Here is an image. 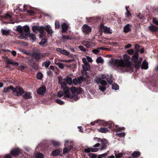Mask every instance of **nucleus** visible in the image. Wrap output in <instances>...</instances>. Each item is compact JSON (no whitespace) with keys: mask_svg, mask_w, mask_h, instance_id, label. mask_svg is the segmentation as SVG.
<instances>
[{"mask_svg":"<svg viewBox=\"0 0 158 158\" xmlns=\"http://www.w3.org/2000/svg\"><path fill=\"white\" fill-rule=\"evenodd\" d=\"M82 92V88H80L77 89L72 87L70 89L69 87H66L64 89V97L65 99L71 101L73 100L76 101L78 100V97L75 94V93H81Z\"/></svg>","mask_w":158,"mask_h":158,"instance_id":"obj_1","label":"nucleus"},{"mask_svg":"<svg viewBox=\"0 0 158 158\" xmlns=\"http://www.w3.org/2000/svg\"><path fill=\"white\" fill-rule=\"evenodd\" d=\"M98 141L99 142L94 145V148H85L84 151L87 153H89L90 152H95L98 151L99 148H97L101 147L100 148V150H102L106 149L107 144L108 142L106 140L104 139H101L100 138H98Z\"/></svg>","mask_w":158,"mask_h":158,"instance_id":"obj_2","label":"nucleus"},{"mask_svg":"<svg viewBox=\"0 0 158 158\" xmlns=\"http://www.w3.org/2000/svg\"><path fill=\"white\" fill-rule=\"evenodd\" d=\"M123 58L124 61L122 60H119V67H121V69H125L124 71H132L131 65L129 61V56L127 54H125L123 56Z\"/></svg>","mask_w":158,"mask_h":158,"instance_id":"obj_3","label":"nucleus"},{"mask_svg":"<svg viewBox=\"0 0 158 158\" xmlns=\"http://www.w3.org/2000/svg\"><path fill=\"white\" fill-rule=\"evenodd\" d=\"M108 64L109 66L114 69H117L118 68V60L111 58L108 61Z\"/></svg>","mask_w":158,"mask_h":158,"instance_id":"obj_4","label":"nucleus"},{"mask_svg":"<svg viewBox=\"0 0 158 158\" xmlns=\"http://www.w3.org/2000/svg\"><path fill=\"white\" fill-rule=\"evenodd\" d=\"M13 92L14 94L17 96H21L24 93L23 89L17 86L13 89Z\"/></svg>","mask_w":158,"mask_h":158,"instance_id":"obj_5","label":"nucleus"},{"mask_svg":"<svg viewBox=\"0 0 158 158\" xmlns=\"http://www.w3.org/2000/svg\"><path fill=\"white\" fill-rule=\"evenodd\" d=\"M99 30L102 32L105 33H111L112 32V30L109 27H108L106 26H104L102 24H101L100 26Z\"/></svg>","mask_w":158,"mask_h":158,"instance_id":"obj_6","label":"nucleus"},{"mask_svg":"<svg viewBox=\"0 0 158 158\" xmlns=\"http://www.w3.org/2000/svg\"><path fill=\"white\" fill-rule=\"evenodd\" d=\"M46 54V53H40L35 52L32 53V55L36 60H39L45 57Z\"/></svg>","mask_w":158,"mask_h":158,"instance_id":"obj_7","label":"nucleus"},{"mask_svg":"<svg viewBox=\"0 0 158 158\" xmlns=\"http://www.w3.org/2000/svg\"><path fill=\"white\" fill-rule=\"evenodd\" d=\"M110 122L111 123L110 124H108V125L109 126V128L111 129L113 128L112 130L114 132L113 134L114 135H116L118 136V128L116 129L114 128V127H116L117 125H115L112 122L110 121Z\"/></svg>","mask_w":158,"mask_h":158,"instance_id":"obj_8","label":"nucleus"},{"mask_svg":"<svg viewBox=\"0 0 158 158\" xmlns=\"http://www.w3.org/2000/svg\"><path fill=\"white\" fill-rule=\"evenodd\" d=\"M10 153L12 156H17L22 153L21 150L19 148H14L10 151Z\"/></svg>","mask_w":158,"mask_h":158,"instance_id":"obj_9","label":"nucleus"},{"mask_svg":"<svg viewBox=\"0 0 158 158\" xmlns=\"http://www.w3.org/2000/svg\"><path fill=\"white\" fill-rule=\"evenodd\" d=\"M83 32L85 34H89L91 32V27L86 24H84L82 27Z\"/></svg>","mask_w":158,"mask_h":158,"instance_id":"obj_10","label":"nucleus"},{"mask_svg":"<svg viewBox=\"0 0 158 158\" xmlns=\"http://www.w3.org/2000/svg\"><path fill=\"white\" fill-rule=\"evenodd\" d=\"M96 122L97 123H98L99 125L103 126H107L108 124H110L111 123L110 121L106 122L104 120H101L100 119L97 120V121H96Z\"/></svg>","mask_w":158,"mask_h":158,"instance_id":"obj_11","label":"nucleus"},{"mask_svg":"<svg viewBox=\"0 0 158 158\" xmlns=\"http://www.w3.org/2000/svg\"><path fill=\"white\" fill-rule=\"evenodd\" d=\"M46 89L44 86L40 87L37 90L38 94L39 95H44L46 92Z\"/></svg>","mask_w":158,"mask_h":158,"instance_id":"obj_12","label":"nucleus"},{"mask_svg":"<svg viewBox=\"0 0 158 158\" xmlns=\"http://www.w3.org/2000/svg\"><path fill=\"white\" fill-rule=\"evenodd\" d=\"M56 51L59 52L61 54L64 55L69 56L70 54L69 52L66 50L60 48H56Z\"/></svg>","mask_w":158,"mask_h":158,"instance_id":"obj_13","label":"nucleus"},{"mask_svg":"<svg viewBox=\"0 0 158 158\" xmlns=\"http://www.w3.org/2000/svg\"><path fill=\"white\" fill-rule=\"evenodd\" d=\"M83 81V78L82 77H80L77 79L75 78L73 80V82L75 85L78 84H81Z\"/></svg>","mask_w":158,"mask_h":158,"instance_id":"obj_14","label":"nucleus"},{"mask_svg":"<svg viewBox=\"0 0 158 158\" xmlns=\"http://www.w3.org/2000/svg\"><path fill=\"white\" fill-rule=\"evenodd\" d=\"M62 31L63 32H65L68 30L69 26L66 23H64L61 25Z\"/></svg>","mask_w":158,"mask_h":158,"instance_id":"obj_15","label":"nucleus"},{"mask_svg":"<svg viewBox=\"0 0 158 158\" xmlns=\"http://www.w3.org/2000/svg\"><path fill=\"white\" fill-rule=\"evenodd\" d=\"M25 99H28L31 98V94L29 92H24V91L23 94L22 95Z\"/></svg>","mask_w":158,"mask_h":158,"instance_id":"obj_16","label":"nucleus"},{"mask_svg":"<svg viewBox=\"0 0 158 158\" xmlns=\"http://www.w3.org/2000/svg\"><path fill=\"white\" fill-rule=\"evenodd\" d=\"M44 30L49 35H52L53 33L52 28L49 25H47L45 26L44 27Z\"/></svg>","mask_w":158,"mask_h":158,"instance_id":"obj_17","label":"nucleus"},{"mask_svg":"<svg viewBox=\"0 0 158 158\" xmlns=\"http://www.w3.org/2000/svg\"><path fill=\"white\" fill-rule=\"evenodd\" d=\"M7 64H12L15 66H17L19 65V64L16 62H15L12 60L8 59L6 60Z\"/></svg>","mask_w":158,"mask_h":158,"instance_id":"obj_18","label":"nucleus"},{"mask_svg":"<svg viewBox=\"0 0 158 158\" xmlns=\"http://www.w3.org/2000/svg\"><path fill=\"white\" fill-rule=\"evenodd\" d=\"M98 130L99 132L102 133H106L109 131L108 128L105 127H101L98 129Z\"/></svg>","mask_w":158,"mask_h":158,"instance_id":"obj_19","label":"nucleus"},{"mask_svg":"<svg viewBox=\"0 0 158 158\" xmlns=\"http://www.w3.org/2000/svg\"><path fill=\"white\" fill-rule=\"evenodd\" d=\"M131 25L129 24H128L127 25H126L124 27V32L127 33L131 31Z\"/></svg>","mask_w":158,"mask_h":158,"instance_id":"obj_20","label":"nucleus"},{"mask_svg":"<svg viewBox=\"0 0 158 158\" xmlns=\"http://www.w3.org/2000/svg\"><path fill=\"white\" fill-rule=\"evenodd\" d=\"M149 29L152 31L158 32V28L153 25H151L148 27Z\"/></svg>","mask_w":158,"mask_h":158,"instance_id":"obj_21","label":"nucleus"},{"mask_svg":"<svg viewBox=\"0 0 158 158\" xmlns=\"http://www.w3.org/2000/svg\"><path fill=\"white\" fill-rule=\"evenodd\" d=\"M47 40L46 39H43L39 43V44L41 45L42 47H44L45 46H47Z\"/></svg>","mask_w":158,"mask_h":158,"instance_id":"obj_22","label":"nucleus"},{"mask_svg":"<svg viewBox=\"0 0 158 158\" xmlns=\"http://www.w3.org/2000/svg\"><path fill=\"white\" fill-rule=\"evenodd\" d=\"M138 58V53L137 52H135L134 53L132 58V60L134 62H135Z\"/></svg>","mask_w":158,"mask_h":158,"instance_id":"obj_23","label":"nucleus"},{"mask_svg":"<svg viewBox=\"0 0 158 158\" xmlns=\"http://www.w3.org/2000/svg\"><path fill=\"white\" fill-rule=\"evenodd\" d=\"M141 68L142 69H148V62L146 61H144L143 62L141 66Z\"/></svg>","mask_w":158,"mask_h":158,"instance_id":"obj_24","label":"nucleus"},{"mask_svg":"<svg viewBox=\"0 0 158 158\" xmlns=\"http://www.w3.org/2000/svg\"><path fill=\"white\" fill-rule=\"evenodd\" d=\"M54 63L60 69H62L64 68V65L62 63L59 62H57L56 61H55Z\"/></svg>","mask_w":158,"mask_h":158,"instance_id":"obj_25","label":"nucleus"},{"mask_svg":"<svg viewBox=\"0 0 158 158\" xmlns=\"http://www.w3.org/2000/svg\"><path fill=\"white\" fill-rule=\"evenodd\" d=\"M64 80L69 85H71L72 84V79L70 77H67L66 78H64Z\"/></svg>","mask_w":158,"mask_h":158,"instance_id":"obj_26","label":"nucleus"},{"mask_svg":"<svg viewBox=\"0 0 158 158\" xmlns=\"http://www.w3.org/2000/svg\"><path fill=\"white\" fill-rule=\"evenodd\" d=\"M113 78L111 76H108L106 78V80L108 83L110 85L112 84Z\"/></svg>","mask_w":158,"mask_h":158,"instance_id":"obj_27","label":"nucleus"},{"mask_svg":"<svg viewBox=\"0 0 158 158\" xmlns=\"http://www.w3.org/2000/svg\"><path fill=\"white\" fill-rule=\"evenodd\" d=\"M13 87L12 86H10V87H8L7 88H4L3 90V92L5 93L9 92H10V89H11L13 90Z\"/></svg>","mask_w":158,"mask_h":158,"instance_id":"obj_28","label":"nucleus"},{"mask_svg":"<svg viewBox=\"0 0 158 158\" xmlns=\"http://www.w3.org/2000/svg\"><path fill=\"white\" fill-rule=\"evenodd\" d=\"M103 48V47L98 48L96 49H93L92 52L95 54H97L100 52L101 50Z\"/></svg>","mask_w":158,"mask_h":158,"instance_id":"obj_29","label":"nucleus"},{"mask_svg":"<svg viewBox=\"0 0 158 158\" xmlns=\"http://www.w3.org/2000/svg\"><path fill=\"white\" fill-rule=\"evenodd\" d=\"M35 157L36 158H44V156L43 154L40 152H37L35 154Z\"/></svg>","mask_w":158,"mask_h":158,"instance_id":"obj_30","label":"nucleus"},{"mask_svg":"<svg viewBox=\"0 0 158 158\" xmlns=\"http://www.w3.org/2000/svg\"><path fill=\"white\" fill-rule=\"evenodd\" d=\"M82 68L84 71L85 72L87 71L90 68L89 64H82Z\"/></svg>","mask_w":158,"mask_h":158,"instance_id":"obj_31","label":"nucleus"},{"mask_svg":"<svg viewBox=\"0 0 158 158\" xmlns=\"http://www.w3.org/2000/svg\"><path fill=\"white\" fill-rule=\"evenodd\" d=\"M60 153V151L58 150H54L52 153V155L53 156H57L59 155Z\"/></svg>","mask_w":158,"mask_h":158,"instance_id":"obj_32","label":"nucleus"},{"mask_svg":"<svg viewBox=\"0 0 158 158\" xmlns=\"http://www.w3.org/2000/svg\"><path fill=\"white\" fill-rule=\"evenodd\" d=\"M1 32L3 35H7L10 33V31L6 29H2Z\"/></svg>","mask_w":158,"mask_h":158,"instance_id":"obj_33","label":"nucleus"},{"mask_svg":"<svg viewBox=\"0 0 158 158\" xmlns=\"http://www.w3.org/2000/svg\"><path fill=\"white\" fill-rule=\"evenodd\" d=\"M57 95L59 98H61L62 96H64L62 98L65 99L64 98L65 97V94L64 91L63 92V91H60L58 92Z\"/></svg>","mask_w":158,"mask_h":158,"instance_id":"obj_34","label":"nucleus"},{"mask_svg":"<svg viewBox=\"0 0 158 158\" xmlns=\"http://www.w3.org/2000/svg\"><path fill=\"white\" fill-rule=\"evenodd\" d=\"M96 62L98 64H102L104 63V60L101 57H98L96 60Z\"/></svg>","mask_w":158,"mask_h":158,"instance_id":"obj_35","label":"nucleus"},{"mask_svg":"<svg viewBox=\"0 0 158 158\" xmlns=\"http://www.w3.org/2000/svg\"><path fill=\"white\" fill-rule=\"evenodd\" d=\"M23 29V31H24L26 34H28L29 31V27L27 26H24Z\"/></svg>","mask_w":158,"mask_h":158,"instance_id":"obj_36","label":"nucleus"},{"mask_svg":"<svg viewBox=\"0 0 158 158\" xmlns=\"http://www.w3.org/2000/svg\"><path fill=\"white\" fill-rule=\"evenodd\" d=\"M132 157H138L140 155V153L138 151H134L131 154Z\"/></svg>","mask_w":158,"mask_h":158,"instance_id":"obj_37","label":"nucleus"},{"mask_svg":"<svg viewBox=\"0 0 158 158\" xmlns=\"http://www.w3.org/2000/svg\"><path fill=\"white\" fill-rule=\"evenodd\" d=\"M61 86V87L63 89V91L64 92V89L66 87H68L66 86L67 85L65 81H62L60 83Z\"/></svg>","mask_w":158,"mask_h":158,"instance_id":"obj_38","label":"nucleus"},{"mask_svg":"<svg viewBox=\"0 0 158 158\" xmlns=\"http://www.w3.org/2000/svg\"><path fill=\"white\" fill-rule=\"evenodd\" d=\"M62 39L64 40H72L73 39L72 37L71 36L68 35H63L62 36Z\"/></svg>","mask_w":158,"mask_h":158,"instance_id":"obj_39","label":"nucleus"},{"mask_svg":"<svg viewBox=\"0 0 158 158\" xmlns=\"http://www.w3.org/2000/svg\"><path fill=\"white\" fill-rule=\"evenodd\" d=\"M126 11L125 13V16L127 17H129L131 16V14L130 12L129 11L128 9V7L127 6L126 7Z\"/></svg>","mask_w":158,"mask_h":158,"instance_id":"obj_40","label":"nucleus"},{"mask_svg":"<svg viewBox=\"0 0 158 158\" xmlns=\"http://www.w3.org/2000/svg\"><path fill=\"white\" fill-rule=\"evenodd\" d=\"M50 62L49 61H46L42 63L43 66H44L46 68H48L50 64Z\"/></svg>","mask_w":158,"mask_h":158,"instance_id":"obj_41","label":"nucleus"},{"mask_svg":"<svg viewBox=\"0 0 158 158\" xmlns=\"http://www.w3.org/2000/svg\"><path fill=\"white\" fill-rule=\"evenodd\" d=\"M39 28V26H34L32 27V31L34 32L37 33V31H38Z\"/></svg>","mask_w":158,"mask_h":158,"instance_id":"obj_42","label":"nucleus"},{"mask_svg":"<svg viewBox=\"0 0 158 158\" xmlns=\"http://www.w3.org/2000/svg\"><path fill=\"white\" fill-rule=\"evenodd\" d=\"M23 10H21L19 9V7H18L17 8H16L15 9H14V10L15 11V10H19L21 12H24L27 10V9L26 8V5H24L23 6ZM14 12H15V11H14Z\"/></svg>","mask_w":158,"mask_h":158,"instance_id":"obj_43","label":"nucleus"},{"mask_svg":"<svg viewBox=\"0 0 158 158\" xmlns=\"http://www.w3.org/2000/svg\"><path fill=\"white\" fill-rule=\"evenodd\" d=\"M23 27L20 25L18 26L16 28V30L20 33L23 32Z\"/></svg>","mask_w":158,"mask_h":158,"instance_id":"obj_44","label":"nucleus"},{"mask_svg":"<svg viewBox=\"0 0 158 158\" xmlns=\"http://www.w3.org/2000/svg\"><path fill=\"white\" fill-rule=\"evenodd\" d=\"M51 142L52 144L54 146H59L60 145V142L54 140H51Z\"/></svg>","mask_w":158,"mask_h":158,"instance_id":"obj_45","label":"nucleus"},{"mask_svg":"<svg viewBox=\"0 0 158 158\" xmlns=\"http://www.w3.org/2000/svg\"><path fill=\"white\" fill-rule=\"evenodd\" d=\"M89 156L90 158H101L99 155L97 156L94 153L90 154Z\"/></svg>","mask_w":158,"mask_h":158,"instance_id":"obj_46","label":"nucleus"},{"mask_svg":"<svg viewBox=\"0 0 158 158\" xmlns=\"http://www.w3.org/2000/svg\"><path fill=\"white\" fill-rule=\"evenodd\" d=\"M28 35V36L33 40H35L36 39L35 35L33 33H29Z\"/></svg>","mask_w":158,"mask_h":158,"instance_id":"obj_47","label":"nucleus"},{"mask_svg":"<svg viewBox=\"0 0 158 158\" xmlns=\"http://www.w3.org/2000/svg\"><path fill=\"white\" fill-rule=\"evenodd\" d=\"M55 102L57 103L60 105H63L64 104V102L62 101L59 99H56L55 100Z\"/></svg>","mask_w":158,"mask_h":158,"instance_id":"obj_48","label":"nucleus"},{"mask_svg":"<svg viewBox=\"0 0 158 158\" xmlns=\"http://www.w3.org/2000/svg\"><path fill=\"white\" fill-rule=\"evenodd\" d=\"M135 63V67L136 69H139L140 66V62L136 61Z\"/></svg>","mask_w":158,"mask_h":158,"instance_id":"obj_49","label":"nucleus"},{"mask_svg":"<svg viewBox=\"0 0 158 158\" xmlns=\"http://www.w3.org/2000/svg\"><path fill=\"white\" fill-rule=\"evenodd\" d=\"M43 77L42 74L40 72H39L37 74V78L39 80H41Z\"/></svg>","mask_w":158,"mask_h":158,"instance_id":"obj_50","label":"nucleus"},{"mask_svg":"<svg viewBox=\"0 0 158 158\" xmlns=\"http://www.w3.org/2000/svg\"><path fill=\"white\" fill-rule=\"evenodd\" d=\"M112 89H114L117 90L118 89V86L117 84H112Z\"/></svg>","mask_w":158,"mask_h":158,"instance_id":"obj_51","label":"nucleus"},{"mask_svg":"<svg viewBox=\"0 0 158 158\" xmlns=\"http://www.w3.org/2000/svg\"><path fill=\"white\" fill-rule=\"evenodd\" d=\"M82 44L87 48H89L90 46L88 42L85 41H83L82 42Z\"/></svg>","mask_w":158,"mask_h":158,"instance_id":"obj_52","label":"nucleus"},{"mask_svg":"<svg viewBox=\"0 0 158 158\" xmlns=\"http://www.w3.org/2000/svg\"><path fill=\"white\" fill-rule=\"evenodd\" d=\"M44 27L42 26L40 27H39V28L38 31H39L41 33H43L44 32Z\"/></svg>","mask_w":158,"mask_h":158,"instance_id":"obj_53","label":"nucleus"},{"mask_svg":"<svg viewBox=\"0 0 158 158\" xmlns=\"http://www.w3.org/2000/svg\"><path fill=\"white\" fill-rule=\"evenodd\" d=\"M135 49L136 51V52H138L139 51L140 47L139 45L137 44H136L135 46Z\"/></svg>","mask_w":158,"mask_h":158,"instance_id":"obj_54","label":"nucleus"},{"mask_svg":"<svg viewBox=\"0 0 158 158\" xmlns=\"http://www.w3.org/2000/svg\"><path fill=\"white\" fill-rule=\"evenodd\" d=\"M78 48L81 51L85 52L86 50L82 46H79L78 47Z\"/></svg>","mask_w":158,"mask_h":158,"instance_id":"obj_55","label":"nucleus"},{"mask_svg":"<svg viewBox=\"0 0 158 158\" xmlns=\"http://www.w3.org/2000/svg\"><path fill=\"white\" fill-rule=\"evenodd\" d=\"M134 52V50L132 49H129L127 50V53L129 55H132Z\"/></svg>","mask_w":158,"mask_h":158,"instance_id":"obj_56","label":"nucleus"},{"mask_svg":"<svg viewBox=\"0 0 158 158\" xmlns=\"http://www.w3.org/2000/svg\"><path fill=\"white\" fill-rule=\"evenodd\" d=\"M55 27L56 28H59L60 27V23L59 22H55Z\"/></svg>","mask_w":158,"mask_h":158,"instance_id":"obj_57","label":"nucleus"},{"mask_svg":"<svg viewBox=\"0 0 158 158\" xmlns=\"http://www.w3.org/2000/svg\"><path fill=\"white\" fill-rule=\"evenodd\" d=\"M102 80L99 77H96L95 79V81L97 83H100Z\"/></svg>","mask_w":158,"mask_h":158,"instance_id":"obj_58","label":"nucleus"},{"mask_svg":"<svg viewBox=\"0 0 158 158\" xmlns=\"http://www.w3.org/2000/svg\"><path fill=\"white\" fill-rule=\"evenodd\" d=\"M99 89L102 92H103L106 90V89L105 88V86H102V87H101L100 85L99 86Z\"/></svg>","mask_w":158,"mask_h":158,"instance_id":"obj_59","label":"nucleus"},{"mask_svg":"<svg viewBox=\"0 0 158 158\" xmlns=\"http://www.w3.org/2000/svg\"><path fill=\"white\" fill-rule=\"evenodd\" d=\"M152 21L154 23L157 25H158V20H157L155 18H153Z\"/></svg>","mask_w":158,"mask_h":158,"instance_id":"obj_60","label":"nucleus"},{"mask_svg":"<svg viewBox=\"0 0 158 158\" xmlns=\"http://www.w3.org/2000/svg\"><path fill=\"white\" fill-rule=\"evenodd\" d=\"M101 85L102 86H105L106 84V82L105 81L102 80L101 81L100 83Z\"/></svg>","mask_w":158,"mask_h":158,"instance_id":"obj_61","label":"nucleus"},{"mask_svg":"<svg viewBox=\"0 0 158 158\" xmlns=\"http://www.w3.org/2000/svg\"><path fill=\"white\" fill-rule=\"evenodd\" d=\"M82 61L84 63L83 64H89L88 62L87 61L86 59L85 58H84L82 59Z\"/></svg>","mask_w":158,"mask_h":158,"instance_id":"obj_62","label":"nucleus"},{"mask_svg":"<svg viewBox=\"0 0 158 158\" xmlns=\"http://www.w3.org/2000/svg\"><path fill=\"white\" fill-rule=\"evenodd\" d=\"M31 66L35 70H37L39 69L38 66L35 64H34L32 65H31Z\"/></svg>","mask_w":158,"mask_h":158,"instance_id":"obj_63","label":"nucleus"},{"mask_svg":"<svg viewBox=\"0 0 158 158\" xmlns=\"http://www.w3.org/2000/svg\"><path fill=\"white\" fill-rule=\"evenodd\" d=\"M47 74L49 76H52L53 75V72L51 70L48 71L47 72Z\"/></svg>","mask_w":158,"mask_h":158,"instance_id":"obj_64","label":"nucleus"}]
</instances>
